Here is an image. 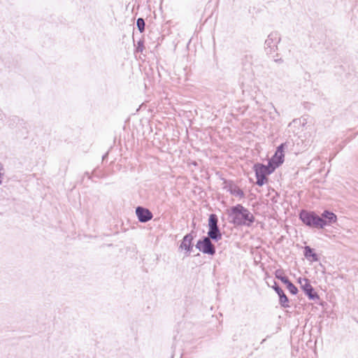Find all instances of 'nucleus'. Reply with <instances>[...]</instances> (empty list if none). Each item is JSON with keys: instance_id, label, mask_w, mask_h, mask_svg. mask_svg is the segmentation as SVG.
<instances>
[{"instance_id": "obj_1", "label": "nucleus", "mask_w": 358, "mask_h": 358, "mask_svg": "<svg viewBox=\"0 0 358 358\" xmlns=\"http://www.w3.org/2000/svg\"><path fill=\"white\" fill-rule=\"evenodd\" d=\"M229 217L235 225L250 227L255 221L254 215L240 204L231 208Z\"/></svg>"}, {"instance_id": "obj_2", "label": "nucleus", "mask_w": 358, "mask_h": 358, "mask_svg": "<svg viewBox=\"0 0 358 358\" xmlns=\"http://www.w3.org/2000/svg\"><path fill=\"white\" fill-rule=\"evenodd\" d=\"M300 219L308 227L317 229H323V218L320 217V216L313 212H308L305 210L301 211L300 213Z\"/></svg>"}, {"instance_id": "obj_3", "label": "nucleus", "mask_w": 358, "mask_h": 358, "mask_svg": "<svg viewBox=\"0 0 358 358\" xmlns=\"http://www.w3.org/2000/svg\"><path fill=\"white\" fill-rule=\"evenodd\" d=\"M280 40V35L277 31H273L268 34L264 43V50L267 55H273L276 52Z\"/></svg>"}, {"instance_id": "obj_4", "label": "nucleus", "mask_w": 358, "mask_h": 358, "mask_svg": "<svg viewBox=\"0 0 358 358\" xmlns=\"http://www.w3.org/2000/svg\"><path fill=\"white\" fill-rule=\"evenodd\" d=\"M254 169L257 178V184L259 186H262L266 179V176L271 174L275 170L269 164L268 166L259 164H255Z\"/></svg>"}, {"instance_id": "obj_5", "label": "nucleus", "mask_w": 358, "mask_h": 358, "mask_svg": "<svg viewBox=\"0 0 358 358\" xmlns=\"http://www.w3.org/2000/svg\"><path fill=\"white\" fill-rule=\"evenodd\" d=\"M298 282L310 299L315 300L319 299V296L317 293L314 292V289L307 278H299Z\"/></svg>"}, {"instance_id": "obj_6", "label": "nucleus", "mask_w": 358, "mask_h": 358, "mask_svg": "<svg viewBox=\"0 0 358 358\" xmlns=\"http://www.w3.org/2000/svg\"><path fill=\"white\" fill-rule=\"evenodd\" d=\"M196 246L205 254L213 255L215 253V248L208 237H205L202 241H199Z\"/></svg>"}, {"instance_id": "obj_7", "label": "nucleus", "mask_w": 358, "mask_h": 358, "mask_svg": "<svg viewBox=\"0 0 358 358\" xmlns=\"http://www.w3.org/2000/svg\"><path fill=\"white\" fill-rule=\"evenodd\" d=\"M283 147L284 144H281L278 146L275 155L268 162L269 164L272 166L274 169L280 166L284 161Z\"/></svg>"}, {"instance_id": "obj_8", "label": "nucleus", "mask_w": 358, "mask_h": 358, "mask_svg": "<svg viewBox=\"0 0 358 358\" xmlns=\"http://www.w3.org/2000/svg\"><path fill=\"white\" fill-rule=\"evenodd\" d=\"M136 214L141 222H146L152 218V213L148 209L143 207H137Z\"/></svg>"}, {"instance_id": "obj_9", "label": "nucleus", "mask_w": 358, "mask_h": 358, "mask_svg": "<svg viewBox=\"0 0 358 358\" xmlns=\"http://www.w3.org/2000/svg\"><path fill=\"white\" fill-rule=\"evenodd\" d=\"M320 217L323 218L322 228L326 226H330L337 221V216L332 212H329L328 210H324Z\"/></svg>"}, {"instance_id": "obj_10", "label": "nucleus", "mask_w": 358, "mask_h": 358, "mask_svg": "<svg viewBox=\"0 0 358 358\" xmlns=\"http://www.w3.org/2000/svg\"><path fill=\"white\" fill-rule=\"evenodd\" d=\"M192 241L193 236L191 234H187L184 236L182 241L180 245V248L182 250H186L187 252H189L192 249Z\"/></svg>"}, {"instance_id": "obj_11", "label": "nucleus", "mask_w": 358, "mask_h": 358, "mask_svg": "<svg viewBox=\"0 0 358 358\" xmlns=\"http://www.w3.org/2000/svg\"><path fill=\"white\" fill-rule=\"evenodd\" d=\"M273 289L279 296L280 305L285 308L289 307L288 299L284 292L277 285L273 286Z\"/></svg>"}, {"instance_id": "obj_12", "label": "nucleus", "mask_w": 358, "mask_h": 358, "mask_svg": "<svg viewBox=\"0 0 358 358\" xmlns=\"http://www.w3.org/2000/svg\"><path fill=\"white\" fill-rule=\"evenodd\" d=\"M304 256L310 262H317L319 260L318 256L315 254L313 249L309 246H306L304 248Z\"/></svg>"}, {"instance_id": "obj_13", "label": "nucleus", "mask_w": 358, "mask_h": 358, "mask_svg": "<svg viewBox=\"0 0 358 358\" xmlns=\"http://www.w3.org/2000/svg\"><path fill=\"white\" fill-rule=\"evenodd\" d=\"M208 235L210 238L216 241H218L222 238V234L218 228L210 229L208 232Z\"/></svg>"}, {"instance_id": "obj_14", "label": "nucleus", "mask_w": 358, "mask_h": 358, "mask_svg": "<svg viewBox=\"0 0 358 358\" xmlns=\"http://www.w3.org/2000/svg\"><path fill=\"white\" fill-rule=\"evenodd\" d=\"M275 276L276 278L280 280L284 284L287 283L289 280L284 275V272L282 270H276L275 272Z\"/></svg>"}, {"instance_id": "obj_15", "label": "nucleus", "mask_w": 358, "mask_h": 358, "mask_svg": "<svg viewBox=\"0 0 358 358\" xmlns=\"http://www.w3.org/2000/svg\"><path fill=\"white\" fill-rule=\"evenodd\" d=\"M208 225H209L210 229L218 228L217 227V217L215 215L211 214L210 215Z\"/></svg>"}, {"instance_id": "obj_16", "label": "nucleus", "mask_w": 358, "mask_h": 358, "mask_svg": "<svg viewBox=\"0 0 358 358\" xmlns=\"http://www.w3.org/2000/svg\"><path fill=\"white\" fill-rule=\"evenodd\" d=\"M287 288L292 294H296L298 292L297 288L289 280L287 283H285Z\"/></svg>"}, {"instance_id": "obj_17", "label": "nucleus", "mask_w": 358, "mask_h": 358, "mask_svg": "<svg viewBox=\"0 0 358 358\" xmlns=\"http://www.w3.org/2000/svg\"><path fill=\"white\" fill-rule=\"evenodd\" d=\"M136 25L141 32L144 30L145 22L142 18H138L136 22Z\"/></svg>"}, {"instance_id": "obj_18", "label": "nucleus", "mask_w": 358, "mask_h": 358, "mask_svg": "<svg viewBox=\"0 0 358 358\" xmlns=\"http://www.w3.org/2000/svg\"><path fill=\"white\" fill-rule=\"evenodd\" d=\"M231 193L236 196L243 197L244 196L243 192L241 189L236 187L231 189Z\"/></svg>"}, {"instance_id": "obj_19", "label": "nucleus", "mask_w": 358, "mask_h": 358, "mask_svg": "<svg viewBox=\"0 0 358 358\" xmlns=\"http://www.w3.org/2000/svg\"><path fill=\"white\" fill-rule=\"evenodd\" d=\"M5 176V169L1 163H0V186L2 185Z\"/></svg>"}, {"instance_id": "obj_20", "label": "nucleus", "mask_w": 358, "mask_h": 358, "mask_svg": "<svg viewBox=\"0 0 358 358\" xmlns=\"http://www.w3.org/2000/svg\"><path fill=\"white\" fill-rule=\"evenodd\" d=\"M303 122H302L301 119L294 120H293V122H292V123H293V124H295V123L299 122L300 124H301V123H302L303 124H304L306 123V122H304V121H305V120L303 119Z\"/></svg>"}, {"instance_id": "obj_21", "label": "nucleus", "mask_w": 358, "mask_h": 358, "mask_svg": "<svg viewBox=\"0 0 358 358\" xmlns=\"http://www.w3.org/2000/svg\"><path fill=\"white\" fill-rule=\"evenodd\" d=\"M138 50H140V51H142V49L140 47H138Z\"/></svg>"}, {"instance_id": "obj_22", "label": "nucleus", "mask_w": 358, "mask_h": 358, "mask_svg": "<svg viewBox=\"0 0 358 358\" xmlns=\"http://www.w3.org/2000/svg\"><path fill=\"white\" fill-rule=\"evenodd\" d=\"M138 50H140V51H142V49L140 47H138Z\"/></svg>"}, {"instance_id": "obj_23", "label": "nucleus", "mask_w": 358, "mask_h": 358, "mask_svg": "<svg viewBox=\"0 0 358 358\" xmlns=\"http://www.w3.org/2000/svg\"><path fill=\"white\" fill-rule=\"evenodd\" d=\"M138 50H140V51H142V49L140 47H138Z\"/></svg>"}]
</instances>
